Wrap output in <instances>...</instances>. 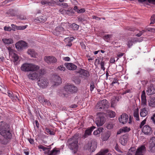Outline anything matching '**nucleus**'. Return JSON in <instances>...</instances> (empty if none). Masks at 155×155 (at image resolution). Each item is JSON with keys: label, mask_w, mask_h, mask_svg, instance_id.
Instances as JSON below:
<instances>
[{"label": "nucleus", "mask_w": 155, "mask_h": 155, "mask_svg": "<svg viewBox=\"0 0 155 155\" xmlns=\"http://www.w3.org/2000/svg\"><path fill=\"white\" fill-rule=\"evenodd\" d=\"M121 130L123 132H129L130 130V129L127 127H123Z\"/></svg>", "instance_id": "obj_51"}, {"label": "nucleus", "mask_w": 155, "mask_h": 155, "mask_svg": "<svg viewBox=\"0 0 155 155\" xmlns=\"http://www.w3.org/2000/svg\"><path fill=\"white\" fill-rule=\"evenodd\" d=\"M109 104L107 100L106 99L100 101L96 106V107L100 110H103L104 111L109 107Z\"/></svg>", "instance_id": "obj_7"}, {"label": "nucleus", "mask_w": 155, "mask_h": 155, "mask_svg": "<svg viewBox=\"0 0 155 155\" xmlns=\"http://www.w3.org/2000/svg\"><path fill=\"white\" fill-rule=\"evenodd\" d=\"M78 21H84V19L81 16H79L78 17Z\"/></svg>", "instance_id": "obj_62"}, {"label": "nucleus", "mask_w": 155, "mask_h": 155, "mask_svg": "<svg viewBox=\"0 0 155 155\" xmlns=\"http://www.w3.org/2000/svg\"><path fill=\"white\" fill-rule=\"evenodd\" d=\"M74 81L76 84H80L81 82L80 79L78 77H76L74 80Z\"/></svg>", "instance_id": "obj_48"}, {"label": "nucleus", "mask_w": 155, "mask_h": 155, "mask_svg": "<svg viewBox=\"0 0 155 155\" xmlns=\"http://www.w3.org/2000/svg\"><path fill=\"white\" fill-rule=\"evenodd\" d=\"M112 35H107L104 36L103 38L105 40L107 41V42L110 40V38L111 37Z\"/></svg>", "instance_id": "obj_43"}, {"label": "nucleus", "mask_w": 155, "mask_h": 155, "mask_svg": "<svg viewBox=\"0 0 155 155\" xmlns=\"http://www.w3.org/2000/svg\"><path fill=\"white\" fill-rule=\"evenodd\" d=\"M27 52L32 57L35 58L37 56V53L35 52L33 49H28Z\"/></svg>", "instance_id": "obj_27"}, {"label": "nucleus", "mask_w": 155, "mask_h": 155, "mask_svg": "<svg viewBox=\"0 0 155 155\" xmlns=\"http://www.w3.org/2000/svg\"><path fill=\"white\" fill-rule=\"evenodd\" d=\"M110 134V133L109 131L105 132L102 135L101 138L103 141H106L108 140Z\"/></svg>", "instance_id": "obj_24"}, {"label": "nucleus", "mask_w": 155, "mask_h": 155, "mask_svg": "<svg viewBox=\"0 0 155 155\" xmlns=\"http://www.w3.org/2000/svg\"><path fill=\"white\" fill-rule=\"evenodd\" d=\"M48 147H49L47 148V149H48L46 150H45V153L46 154H48V155L50 154V151L51 149V146H49Z\"/></svg>", "instance_id": "obj_54"}, {"label": "nucleus", "mask_w": 155, "mask_h": 155, "mask_svg": "<svg viewBox=\"0 0 155 155\" xmlns=\"http://www.w3.org/2000/svg\"><path fill=\"white\" fill-rule=\"evenodd\" d=\"M150 106L152 107H155V97H151L149 103Z\"/></svg>", "instance_id": "obj_34"}, {"label": "nucleus", "mask_w": 155, "mask_h": 155, "mask_svg": "<svg viewBox=\"0 0 155 155\" xmlns=\"http://www.w3.org/2000/svg\"><path fill=\"white\" fill-rule=\"evenodd\" d=\"M11 56H12L13 58V61L14 64L17 65L19 63L18 59H19V57L15 53L13 54H12Z\"/></svg>", "instance_id": "obj_25"}, {"label": "nucleus", "mask_w": 155, "mask_h": 155, "mask_svg": "<svg viewBox=\"0 0 155 155\" xmlns=\"http://www.w3.org/2000/svg\"><path fill=\"white\" fill-rule=\"evenodd\" d=\"M97 146V143L96 140L94 139H92L88 142V143L85 144L84 146L85 149H88L91 152L94 151Z\"/></svg>", "instance_id": "obj_5"}, {"label": "nucleus", "mask_w": 155, "mask_h": 155, "mask_svg": "<svg viewBox=\"0 0 155 155\" xmlns=\"http://www.w3.org/2000/svg\"><path fill=\"white\" fill-rule=\"evenodd\" d=\"M108 151L107 150H106L103 151V152L99 153L96 155H104V154L108 152Z\"/></svg>", "instance_id": "obj_58"}, {"label": "nucleus", "mask_w": 155, "mask_h": 155, "mask_svg": "<svg viewBox=\"0 0 155 155\" xmlns=\"http://www.w3.org/2000/svg\"><path fill=\"white\" fill-rule=\"evenodd\" d=\"M57 69L61 71H64L66 69L65 68L63 65H61L59 66L58 67Z\"/></svg>", "instance_id": "obj_46"}, {"label": "nucleus", "mask_w": 155, "mask_h": 155, "mask_svg": "<svg viewBox=\"0 0 155 155\" xmlns=\"http://www.w3.org/2000/svg\"><path fill=\"white\" fill-rule=\"evenodd\" d=\"M0 139V142L1 143L3 144H6L8 142V140H10L11 139Z\"/></svg>", "instance_id": "obj_44"}, {"label": "nucleus", "mask_w": 155, "mask_h": 155, "mask_svg": "<svg viewBox=\"0 0 155 155\" xmlns=\"http://www.w3.org/2000/svg\"><path fill=\"white\" fill-rule=\"evenodd\" d=\"M151 119L152 120L153 123L155 124V114L153 115V117H151Z\"/></svg>", "instance_id": "obj_64"}, {"label": "nucleus", "mask_w": 155, "mask_h": 155, "mask_svg": "<svg viewBox=\"0 0 155 155\" xmlns=\"http://www.w3.org/2000/svg\"><path fill=\"white\" fill-rule=\"evenodd\" d=\"M118 99H117V97H115L111 99V107H114L115 106L116 104L119 101L118 99L119 97H117Z\"/></svg>", "instance_id": "obj_32"}, {"label": "nucleus", "mask_w": 155, "mask_h": 155, "mask_svg": "<svg viewBox=\"0 0 155 155\" xmlns=\"http://www.w3.org/2000/svg\"><path fill=\"white\" fill-rule=\"evenodd\" d=\"M77 73L79 74L80 77L84 79L88 78L89 76V72L87 70L82 69H80Z\"/></svg>", "instance_id": "obj_10"}, {"label": "nucleus", "mask_w": 155, "mask_h": 155, "mask_svg": "<svg viewBox=\"0 0 155 155\" xmlns=\"http://www.w3.org/2000/svg\"><path fill=\"white\" fill-rule=\"evenodd\" d=\"M147 94L150 95L154 94L155 93V88L154 87L152 84H150L148 87L147 90Z\"/></svg>", "instance_id": "obj_21"}, {"label": "nucleus", "mask_w": 155, "mask_h": 155, "mask_svg": "<svg viewBox=\"0 0 155 155\" xmlns=\"http://www.w3.org/2000/svg\"><path fill=\"white\" fill-rule=\"evenodd\" d=\"M38 147L39 149L43 150L44 151H45V150H46L48 149H47V148L45 147L42 145H40L39 146H38Z\"/></svg>", "instance_id": "obj_55"}, {"label": "nucleus", "mask_w": 155, "mask_h": 155, "mask_svg": "<svg viewBox=\"0 0 155 155\" xmlns=\"http://www.w3.org/2000/svg\"><path fill=\"white\" fill-rule=\"evenodd\" d=\"M4 29L5 31H10L12 30L11 28L10 27H7L6 26L4 27Z\"/></svg>", "instance_id": "obj_59"}, {"label": "nucleus", "mask_w": 155, "mask_h": 155, "mask_svg": "<svg viewBox=\"0 0 155 155\" xmlns=\"http://www.w3.org/2000/svg\"><path fill=\"white\" fill-rule=\"evenodd\" d=\"M17 18L20 19L21 20H25L26 19V17L23 15H16Z\"/></svg>", "instance_id": "obj_45"}, {"label": "nucleus", "mask_w": 155, "mask_h": 155, "mask_svg": "<svg viewBox=\"0 0 155 155\" xmlns=\"http://www.w3.org/2000/svg\"><path fill=\"white\" fill-rule=\"evenodd\" d=\"M47 20V17L45 15L42 14L38 17H37L35 20V22L37 23H44Z\"/></svg>", "instance_id": "obj_18"}, {"label": "nucleus", "mask_w": 155, "mask_h": 155, "mask_svg": "<svg viewBox=\"0 0 155 155\" xmlns=\"http://www.w3.org/2000/svg\"><path fill=\"white\" fill-rule=\"evenodd\" d=\"M141 103L143 105H145L146 103V97H141Z\"/></svg>", "instance_id": "obj_53"}, {"label": "nucleus", "mask_w": 155, "mask_h": 155, "mask_svg": "<svg viewBox=\"0 0 155 155\" xmlns=\"http://www.w3.org/2000/svg\"><path fill=\"white\" fill-rule=\"evenodd\" d=\"M2 41L6 45H10L13 43V40L11 38H3L2 39Z\"/></svg>", "instance_id": "obj_29"}, {"label": "nucleus", "mask_w": 155, "mask_h": 155, "mask_svg": "<svg viewBox=\"0 0 155 155\" xmlns=\"http://www.w3.org/2000/svg\"><path fill=\"white\" fill-rule=\"evenodd\" d=\"M78 138L76 136H74L68 139V143H69L68 147L74 153L77 151L78 148Z\"/></svg>", "instance_id": "obj_3"}, {"label": "nucleus", "mask_w": 155, "mask_h": 155, "mask_svg": "<svg viewBox=\"0 0 155 155\" xmlns=\"http://www.w3.org/2000/svg\"><path fill=\"white\" fill-rule=\"evenodd\" d=\"M94 83L93 81H91L90 84V90L91 91L93 90L94 88Z\"/></svg>", "instance_id": "obj_49"}, {"label": "nucleus", "mask_w": 155, "mask_h": 155, "mask_svg": "<svg viewBox=\"0 0 155 155\" xmlns=\"http://www.w3.org/2000/svg\"><path fill=\"white\" fill-rule=\"evenodd\" d=\"M8 13L12 16H15L16 15V11L13 9H9L8 11Z\"/></svg>", "instance_id": "obj_36"}, {"label": "nucleus", "mask_w": 155, "mask_h": 155, "mask_svg": "<svg viewBox=\"0 0 155 155\" xmlns=\"http://www.w3.org/2000/svg\"><path fill=\"white\" fill-rule=\"evenodd\" d=\"M115 113L113 111L108 110L107 111V116L110 118L114 117L115 116Z\"/></svg>", "instance_id": "obj_33"}, {"label": "nucleus", "mask_w": 155, "mask_h": 155, "mask_svg": "<svg viewBox=\"0 0 155 155\" xmlns=\"http://www.w3.org/2000/svg\"><path fill=\"white\" fill-rule=\"evenodd\" d=\"M117 83H118V84H119L117 79V78H114L113 81L111 83V85L112 86H114V84Z\"/></svg>", "instance_id": "obj_57"}, {"label": "nucleus", "mask_w": 155, "mask_h": 155, "mask_svg": "<svg viewBox=\"0 0 155 155\" xmlns=\"http://www.w3.org/2000/svg\"><path fill=\"white\" fill-rule=\"evenodd\" d=\"M85 11L84 8H81L80 9H78L77 11V12L78 13H83Z\"/></svg>", "instance_id": "obj_61"}, {"label": "nucleus", "mask_w": 155, "mask_h": 155, "mask_svg": "<svg viewBox=\"0 0 155 155\" xmlns=\"http://www.w3.org/2000/svg\"><path fill=\"white\" fill-rule=\"evenodd\" d=\"M30 73L28 75V78L32 80H34L35 79H38L39 78V76L38 73L35 71Z\"/></svg>", "instance_id": "obj_16"}, {"label": "nucleus", "mask_w": 155, "mask_h": 155, "mask_svg": "<svg viewBox=\"0 0 155 155\" xmlns=\"http://www.w3.org/2000/svg\"><path fill=\"white\" fill-rule=\"evenodd\" d=\"M96 128L95 126H92L88 127L86 130L83 136L84 139L87 138L88 136L91 135L93 131Z\"/></svg>", "instance_id": "obj_12"}, {"label": "nucleus", "mask_w": 155, "mask_h": 155, "mask_svg": "<svg viewBox=\"0 0 155 155\" xmlns=\"http://www.w3.org/2000/svg\"><path fill=\"white\" fill-rule=\"evenodd\" d=\"M37 73L39 76V77L41 75H43L45 73V71L44 69H39L37 71Z\"/></svg>", "instance_id": "obj_35"}, {"label": "nucleus", "mask_w": 155, "mask_h": 155, "mask_svg": "<svg viewBox=\"0 0 155 155\" xmlns=\"http://www.w3.org/2000/svg\"><path fill=\"white\" fill-rule=\"evenodd\" d=\"M15 46L16 48L20 50L27 47V44L25 41H21L15 44Z\"/></svg>", "instance_id": "obj_15"}, {"label": "nucleus", "mask_w": 155, "mask_h": 155, "mask_svg": "<svg viewBox=\"0 0 155 155\" xmlns=\"http://www.w3.org/2000/svg\"><path fill=\"white\" fill-rule=\"evenodd\" d=\"M128 140V135H124L120 139V142L122 145L124 146L127 144Z\"/></svg>", "instance_id": "obj_22"}, {"label": "nucleus", "mask_w": 155, "mask_h": 155, "mask_svg": "<svg viewBox=\"0 0 155 155\" xmlns=\"http://www.w3.org/2000/svg\"><path fill=\"white\" fill-rule=\"evenodd\" d=\"M64 65L68 70H75L77 68L76 65L71 63H65Z\"/></svg>", "instance_id": "obj_20"}, {"label": "nucleus", "mask_w": 155, "mask_h": 155, "mask_svg": "<svg viewBox=\"0 0 155 155\" xmlns=\"http://www.w3.org/2000/svg\"><path fill=\"white\" fill-rule=\"evenodd\" d=\"M114 126V124L113 123L111 122H109L107 124L106 126V127L109 129H112Z\"/></svg>", "instance_id": "obj_41"}, {"label": "nucleus", "mask_w": 155, "mask_h": 155, "mask_svg": "<svg viewBox=\"0 0 155 155\" xmlns=\"http://www.w3.org/2000/svg\"><path fill=\"white\" fill-rule=\"evenodd\" d=\"M104 62L101 61V68L104 71L105 70V68L104 67Z\"/></svg>", "instance_id": "obj_56"}, {"label": "nucleus", "mask_w": 155, "mask_h": 155, "mask_svg": "<svg viewBox=\"0 0 155 155\" xmlns=\"http://www.w3.org/2000/svg\"><path fill=\"white\" fill-rule=\"evenodd\" d=\"M44 60L49 65H52L57 62V58L52 56H46L44 57Z\"/></svg>", "instance_id": "obj_8"}, {"label": "nucleus", "mask_w": 155, "mask_h": 155, "mask_svg": "<svg viewBox=\"0 0 155 155\" xmlns=\"http://www.w3.org/2000/svg\"><path fill=\"white\" fill-rule=\"evenodd\" d=\"M144 31H145L143 30L142 31H140L139 33L136 35V36L139 37L140 36L143 34L144 33Z\"/></svg>", "instance_id": "obj_60"}, {"label": "nucleus", "mask_w": 155, "mask_h": 155, "mask_svg": "<svg viewBox=\"0 0 155 155\" xmlns=\"http://www.w3.org/2000/svg\"><path fill=\"white\" fill-rule=\"evenodd\" d=\"M54 85H58L61 83V78L58 76H54L53 78Z\"/></svg>", "instance_id": "obj_23"}, {"label": "nucleus", "mask_w": 155, "mask_h": 155, "mask_svg": "<svg viewBox=\"0 0 155 155\" xmlns=\"http://www.w3.org/2000/svg\"><path fill=\"white\" fill-rule=\"evenodd\" d=\"M149 148L151 152L154 153L155 152V145H153V143H150Z\"/></svg>", "instance_id": "obj_38"}, {"label": "nucleus", "mask_w": 155, "mask_h": 155, "mask_svg": "<svg viewBox=\"0 0 155 155\" xmlns=\"http://www.w3.org/2000/svg\"><path fill=\"white\" fill-rule=\"evenodd\" d=\"M0 134L5 139H11L12 134L9 125L2 122H0Z\"/></svg>", "instance_id": "obj_1"}, {"label": "nucleus", "mask_w": 155, "mask_h": 155, "mask_svg": "<svg viewBox=\"0 0 155 155\" xmlns=\"http://www.w3.org/2000/svg\"><path fill=\"white\" fill-rule=\"evenodd\" d=\"M45 130L47 133L51 135H54L55 134V131L53 130H50L49 128H46Z\"/></svg>", "instance_id": "obj_37"}, {"label": "nucleus", "mask_w": 155, "mask_h": 155, "mask_svg": "<svg viewBox=\"0 0 155 155\" xmlns=\"http://www.w3.org/2000/svg\"><path fill=\"white\" fill-rule=\"evenodd\" d=\"M38 99L40 102L43 104H46L48 105L51 104V103L49 101H48L47 99H45V97H38Z\"/></svg>", "instance_id": "obj_26"}, {"label": "nucleus", "mask_w": 155, "mask_h": 155, "mask_svg": "<svg viewBox=\"0 0 155 155\" xmlns=\"http://www.w3.org/2000/svg\"><path fill=\"white\" fill-rule=\"evenodd\" d=\"M42 5H45L50 6H52L56 4V2L54 0H42L41 2Z\"/></svg>", "instance_id": "obj_17"}, {"label": "nucleus", "mask_w": 155, "mask_h": 155, "mask_svg": "<svg viewBox=\"0 0 155 155\" xmlns=\"http://www.w3.org/2000/svg\"><path fill=\"white\" fill-rule=\"evenodd\" d=\"M60 152L59 150H57V148H55L50 151V154L48 155H57L58 153H59Z\"/></svg>", "instance_id": "obj_30"}, {"label": "nucleus", "mask_w": 155, "mask_h": 155, "mask_svg": "<svg viewBox=\"0 0 155 155\" xmlns=\"http://www.w3.org/2000/svg\"><path fill=\"white\" fill-rule=\"evenodd\" d=\"M148 112L146 108L142 109L140 113V116L142 117H144L147 114Z\"/></svg>", "instance_id": "obj_31"}, {"label": "nucleus", "mask_w": 155, "mask_h": 155, "mask_svg": "<svg viewBox=\"0 0 155 155\" xmlns=\"http://www.w3.org/2000/svg\"><path fill=\"white\" fill-rule=\"evenodd\" d=\"M137 41L134 38H130L128 40L127 45L128 48H130L133 44L137 42Z\"/></svg>", "instance_id": "obj_28"}, {"label": "nucleus", "mask_w": 155, "mask_h": 155, "mask_svg": "<svg viewBox=\"0 0 155 155\" xmlns=\"http://www.w3.org/2000/svg\"><path fill=\"white\" fill-rule=\"evenodd\" d=\"M146 151V148L144 145H142L137 150L135 155H144Z\"/></svg>", "instance_id": "obj_13"}, {"label": "nucleus", "mask_w": 155, "mask_h": 155, "mask_svg": "<svg viewBox=\"0 0 155 155\" xmlns=\"http://www.w3.org/2000/svg\"><path fill=\"white\" fill-rule=\"evenodd\" d=\"M38 85L41 88L46 87L48 84V80L45 78H41L38 81Z\"/></svg>", "instance_id": "obj_9"}, {"label": "nucleus", "mask_w": 155, "mask_h": 155, "mask_svg": "<svg viewBox=\"0 0 155 155\" xmlns=\"http://www.w3.org/2000/svg\"><path fill=\"white\" fill-rule=\"evenodd\" d=\"M64 88L65 91L68 93V94L64 93L63 94V95H61L62 96H64L65 97L69 96V94L76 92L78 90L77 87L73 85L69 84H66L64 87Z\"/></svg>", "instance_id": "obj_4"}, {"label": "nucleus", "mask_w": 155, "mask_h": 155, "mask_svg": "<svg viewBox=\"0 0 155 155\" xmlns=\"http://www.w3.org/2000/svg\"><path fill=\"white\" fill-rule=\"evenodd\" d=\"M40 67L31 63H25L21 67V71L25 72L37 71L39 69Z\"/></svg>", "instance_id": "obj_2"}, {"label": "nucleus", "mask_w": 155, "mask_h": 155, "mask_svg": "<svg viewBox=\"0 0 155 155\" xmlns=\"http://www.w3.org/2000/svg\"><path fill=\"white\" fill-rule=\"evenodd\" d=\"M71 27L74 30H77L78 29L79 26L75 23H73L71 25Z\"/></svg>", "instance_id": "obj_40"}, {"label": "nucleus", "mask_w": 155, "mask_h": 155, "mask_svg": "<svg viewBox=\"0 0 155 155\" xmlns=\"http://www.w3.org/2000/svg\"><path fill=\"white\" fill-rule=\"evenodd\" d=\"M67 12H68V10H66L63 8L60 9L59 10L60 13L62 14H64L67 13Z\"/></svg>", "instance_id": "obj_47"}, {"label": "nucleus", "mask_w": 155, "mask_h": 155, "mask_svg": "<svg viewBox=\"0 0 155 155\" xmlns=\"http://www.w3.org/2000/svg\"><path fill=\"white\" fill-rule=\"evenodd\" d=\"M128 117L127 114L126 113L120 115V117L119 118V121L120 122L124 124L127 122Z\"/></svg>", "instance_id": "obj_14"}, {"label": "nucleus", "mask_w": 155, "mask_h": 155, "mask_svg": "<svg viewBox=\"0 0 155 155\" xmlns=\"http://www.w3.org/2000/svg\"><path fill=\"white\" fill-rule=\"evenodd\" d=\"M134 116L136 118L137 120H139V117L138 111H135L134 114Z\"/></svg>", "instance_id": "obj_42"}, {"label": "nucleus", "mask_w": 155, "mask_h": 155, "mask_svg": "<svg viewBox=\"0 0 155 155\" xmlns=\"http://www.w3.org/2000/svg\"><path fill=\"white\" fill-rule=\"evenodd\" d=\"M74 39L73 37H68L65 38L64 41L66 43L71 42Z\"/></svg>", "instance_id": "obj_39"}, {"label": "nucleus", "mask_w": 155, "mask_h": 155, "mask_svg": "<svg viewBox=\"0 0 155 155\" xmlns=\"http://www.w3.org/2000/svg\"><path fill=\"white\" fill-rule=\"evenodd\" d=\"M151 143H153V145H155V137H153L150 140Z\"/></svg>", "instance_id": "obj_63"}, {"label": "nucleus", "mask_w": 155, "mask_h": 155, "mask_svg": "<svg viewBox=\"0 0 155 155\" xmlns=\"http://www.w3.org/2000/svg\"><path fill=\"white\" fill-rule=\"evenodd\" d=\"M142 131L145 134H150L152 132L151 128L148 125L144 126L142 129Z\"/></svg>", "instance_id": "obj_19"}, {"label": "nucleus", "mask_w": 155, "mask_h": 155, "mask_svg": "<svg viewBox=\"0 0 155 155\" xmlns=\"http://www.w3.org/2000/svg\"><path fill=\"white\" fill-rule=\"evenodd\" d=\"M150 20V24H153L155 22V15H153L151 17Z\"/></svg>", "instance_id": "obj_50"}, {"label": "nucleus", "mask_w": 155, "mask_h": 155, "mask_svg": "<svg viewBox=\"0 0 155 155\" xmlns=\"http://www.w3.org/2000/svg\"><path fill=\"white\" fill-rule=\"evenodd\" d=\"M64 28L61 26L57 27L53 31V33L54 35L58 36L60 35L64 34Z\"/></svg>", "instance_id": "obj_11"}, {"label": "nucleus", "mask_w": 155, "mask_h": 155, "mask_svg": "<svg viewBox=\"0 0 155 155\" xmlns=\"http://www.w3.org/2000/svg\"><path fill=\"white\" fill-rule=\"evenodd\" d=\"M106 118L104 115L101 113H98L95 120V122L97 126H102L105 122Z\"/></svg>", "instance_id": "obj_6"}, {"label": "nucleus", "mask_w": 155, "mask_h": 155, "mask_svg": "<svg viewBox=\"0 0 155 155\" xmlns=\"http://www.w3.org/2000/svg\"><path fill=\"white\" fill-rule=\"evenodd\" d=\"M8 50L9 51V54L10 55H11L12 54H13L14 53V50L12 49L11 48L9 47H8Z\"/></svg>", "instance_id": "obj_52"}]
</instances>
